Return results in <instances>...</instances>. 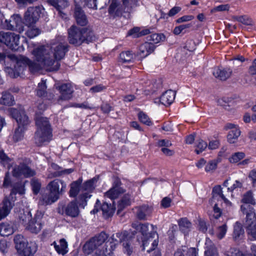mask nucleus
Listing matches in <instances>:
<instances>
[{
  "label": "nucleus",
  "instance_id": "f257e3e1",
  "mask_svg": "<svg viewBox=\"0 0 256 256\" xmlns=\"http://www.w3.org/2000/svg\"><path fill=\"white\" fill-rule=\"evenodd\" d=\"M66 44L58 42L37 47L33 50V70L48 68L50 71L57 70L59 60L65 56Z\"/></svg>",
  "mask_w": 256,
  "mask_h": 256
},
{
  "label": "nucleus",
  "instance_id": "f03ea898",
  "mask_svg": "<svg viewBox=\"0 0 256 256\" xmlns=\"http://www.w3.org/2000/svg\"><path fill=\"white\" fill-rule=\"evenodd\" d=\"M68 39L70 44L80 46L84 42L88 43L94 40L93 32L89 28H80L74 25L68 30Z\"/></svg>",
  "mask_w": 256,
  "mask_h": 256
},
{
  "label": "nucleus",
  "instance_id": "7ed1b4c3",
  "mask_svg": "<svg viewBox=\"0 0 256 256\" xmlns=\"http://www.w3.org/2000/svg\"><path fill=\"white\" fill-rule=\"evenodd\" d=\"M111 239L112 242L115 243L114 244L112 243L110 248L108 250V248H106L105 250H103L102 256H112V250L118 242L122 243L124 251L125 253L128 255L131 254L132 252V248L131 245L130 237L128 236V232L124 231L113 234L111 236Z\"/></svg>",
  "mask_w": 256,
  "mask_h": 256
},
{
  "label": "nucleus",
  "instance_id": "20e7f679",
  "mask_svg": "<svg viewBox=\"0 0 256 256\" xmlns=\"http://www.w3.org/2000/svg\"><path fill=\"white\" fill-rule=\"evenodd\" d=\"M108 238V234L103 232L96 236L84 245L83 250L84 254H92V256H102V250L106 247L101 248V246Z\"/></svg>",
  "mask_w": 256,
  "mask_h": 256
},
{
  "label": "nucleus",
  "instance_id": "39448f33",
  "mask_svg": "<svg viewBox=\"0 0 256 256\" xmlns=\"http://www.w3.org/2000/svg\"><path fill=\"white\" fill-rule=\"evenodd\" d=\"M37 130L35 132L36 143L41 144L46 142H49L52 138L50 125L47 118L40 117L36 120Z\"/></svg>",
  "mask_w": 256,
  "mask_h": 256
},
{
  "label": "nucleus",
  "instance_id": "423d86ee",
  "mask_svg": "<svg viewBox=\"0 0 256 256\" xmlns=\"http://www.w3.org/2000/svg\"><path fill=\"white\" fill-rule=\"evenodd\" d=\"M240 210L246 215L245 226L247 233L256 240V214L254 208L250 204H242Z\"/></svg>",
  "mask_w": 256,
  "mask_h": 256
},
{
  "label": "nucleus",
  "instance_id": "0eeeda50",
  "mask_svg": "<svg viewBox=\"0 0 256 256\" xmlns=\"http://www.w3.org/2000/svg\"><path fill=\"white\" fill-rule=\"evenodd\" d=\"M213 196L212 199L210 200V204L212 206H214L213 210L214 214L213 216L216 218H218L221 216V210L220 208L218 207V204L216 200H218L220 198L224 200V201L228 204H230V202L226 198V196L228 197L230 195L226 192L224 194L222 188L220 186H214L212 190Z\"/></svg>",
  "mask_w": 256,
  "mask_h": 256
},
{
  "label": "nucleus",
  "instance_id": "6e6552de",
  "mask_svg": "<svg viewBox=\"0 0 256 256\" xmlns=\"http://www.w3.org/2000/svg\"><path fill=\"white\" fill-rule=\"evenodd\" d=\"M0 42L12 50L20 51L22 49L20 43V36L13 32H0Z\"/></svg>",
  "mask_w": 256,
  "mask_h": 256
},
{
  "label": "nucleus",
  "instance_id": "1a4fd4ad",
  "mask_svg": "<svg viewBox=\"0 0 256 256\" xmlns=\"http://www.w3.org/2000/svg\"><path fill=\"white\" fill-rule=\"evenodd\" d=\"M8 58L11 61L12 65L13 66L14 70L18 74L23 70L26 66H29L30 70L31 61L26 57L22 55H16L10 54L7 56Z\"/></svg>",
  "mask_w": 256,
  "mask_h": 256
},
{
  "label": "nucleus",
  "instance_id": "9d476101",
  "mask_svg": "<svg viewBox=\"0 0 256 256\" xmlns=\"http://www.w3.org/2000/svg\"><path fill=\"white\" fill-rule=\"evenodd\" d=\"M8 112L10 115L16 120L18 126H20L24 129L26 128L30 124V120L24 110H18L15 108H11L8 109Z\"/></svg>",
  "mask_w": 256,
  "mask_h": 256
},
{
  "label": "nucleus",
  "instance_id": "9b49d317",
  "mask_svg": "<svg viewBox=\"0 0 256 256\" xmlns=\"http://www.w3.org/2000/svg\"><path fill=\"white\" fill-rule=\"evenodd\" d=\"M14 242L18 252L30 256L32 252L31 246H28L26 238L20 234H18L14 238Z\"/></svg>",
  "mask_w": 256,
  "mask_h": 256
},
{
  "label": "nucleus",
  "instance_id": "f8f14e48",
  "mask_svg": "<svg viewBox=\"0 0 256 256\" xmlns=\"http://www.w3.org/2000/svg\"><path fill=\"white\" fill-rule=\"evenodd\" d=\"M84 0H74V16L77 24L82 26H84L88 23V20L81 4Z\"/></svg>",
  "mask_w": 256,
  "mask_h": 256
},
{
  "label": "nucleus",
  "instance_id": "ddd939ff",
  "mask_svg": "<svg viewBox=\"0 0 256 256\" xmlns=\"http://www.w3.org/2000/svg\"><path fill=\"white\" fill-rule=\"evenodd\" d=\"M8 30L21 32L24 30L22 18L19 14H14L9 20H6Z\"/></svg>",
  "mask_w": 256,
  "mask_h": 256
},
{
  "label": "nucleus",
  "instance_id": "4468645a",
  "mask_svg": "<svg viewBox=\"0 0 256 256\" xmlns=\"http://www.w3.org/2000/svg\"><path fill=\"white\" fill-rule=\"evenodd\" d=\"M14 200H10L9 198L5 197L0 204V220L7 216L14 206Z\"/></svg>",
  "mask_w": 256,
  "mask_h": 256
},
{
  "label": "nucleus",
  "instance_id": "2eb2a0df",
  "mask_svg": "<svg viewBox=\"0 0 256 256\" xmlns=\"http://www.w3.org/2000/svg\"><path fill=\"white\" fill-rule=\"evenodd\" d=\"M46 188L49 192L48 194L43 196L40 200V204L42 205L50 204L54 202L59 198L60 195L50 188Z\"/></svg>",
  "mask_w": 256,
  "mask_h": 256
},
{
  "label": "nucleus",
  "instance_id": "dca6fc26",
  "mask_svg": "<svg viewBox=\"0 0 256 256\" xmlns=\"http://www.w3.org/2000/svg\"><path fill=\"white\" fill-rule=\"evenodd\" d=\"M226 127L230 130L228 135V142L230 144L236 142L241 134L238 126L233 124H228Z\"/></svg>",
  "mask_w": 256,
  "mask_h": 256
},
{
  "label": "nucleus",
  "instance_id": "f3484780",
  "mask_svg": "<svg viewBox=\"0 0 256 256\" xmlns=\"http://www.w3.org/2000/svg\"><path fill=\"white\" fill-rule=\"evenodd\" d=\"M58 90L60 93V100H69L72 98L74 89L71 84H63L59 87Z\"/></svg>",
  "mask_w": 256,
  "mask_h": 256
},
{
  "label": "nucleus",
  "instance_id": "a211bd4d",
  "mask_svg": "<svg viewBox=\"0 0 256 256\" xmlns=\"http://www.w3.org/2000/svg\"><path fill=\"white\" fill-rule=\"evenodd\" d=\"M13 176L15 177H20L23 176L24 178L30 177L32 174L30 168L24 164H20L16 166L12 171Z\"/></svg>",
  "mask_w": 256,
  "mask_h": 256
},
{
  "label": "nucleus",
  "instance_id": "6ab92c4d",
  "mask_svg": "<svg viewBox=\"0 0 256 256\" xmlns=\"http://www.w3.org/2000/svg\"><path fill=\"white\" fill-rule=\"evenodd\" d=\"M46 188H50L60 194H62L66 191V183L62 180L56 179L48 183Z\"/></svg>",
  "mask_w": 256,
  "mask_h": 256
},
{
  "label": "nucleus",
  "instance_id": "aec40b11",
  "mask_svg": "<svg viewBox=\"0 0 256 256\" xmlns=\"http://www.w3.org/2000/svg\"><path fill=\"white\" fill-rule=\"evenodd\" d=\"M176 96V92L172 90H168L165 92L160 96V100L154 101L155 103L160 102L162 104L165 106L170 105L174 100Z\"/></svg>",
  "mask_w": 256,
  "mask_h": 256
},
{
  "label": "nucleus",
  "instance_id": "412c9836",
  "mask_svg": "<svg viewBox=\"0 0 256 256\" xmlns=\"http://www.w3.org/2000/svg\"><path fill=\"white\" fill-rule=\"evenodd\" d=\"M136 209V216L140 220H146L153 211V208L148 205H143L138 207Z\"/></svg>",
  "mask_w": 256,
  "mask_h": 256
},
{
  "label": "nucleus",
  "instance_id": "4be33fe9",
  "mask_svg": "<svg viewBox=\"0 0 256 256\" xmlns=\"http://www.w3.org/2000/svg\"><path fill=\"white\" fill-rule=\"evenodd\" d=\"M250 250V253L245 254L238 248H231L226 252V256H256V245H252L251 246Z\"/></svg>",
  "mask_w": 256,
  "mask_h": 256
},
{
  "label": "nucleus",
  "instance_id": "5701e85b",
  "mask_svg": "<svg viewBox=\"0 0 256 256\" xmlns=\"http://www.w3.org/2000/svg\"><path fill=\"white\" fill-rule=\"evenodd\" d=\"M232 72V70L230 68H216L214 69L213 72V74L215 78L218 79H219L221 80H226L230 78Z\"/></svg>",
  "mask_w": 256,
  "mask_h": 256
},
{
  "label": "nucleus",
  "instance_id": "b1692460",
  "mask_svg": "<svg viewBox=\"0 0 256 256\" xmlns=\"http://www.w3.org/2000/svg\"><path fill=\"white\" fill-rule=\"evenodd\" d=\"M64 212L66 215L76 218L79 216L80 211L76 200H72L66 206Z\"/></svg>",
  "mask_w": 256,
  "mask_h": 256
},
{
  "label": "nucleus",
  "instance_id": "393cba45",
  "mask_svg": "<svg viewBox=\"0 0 256 256\" xmlns=\"http://www.w3.org/2000/svg\"><path fill=\"white\" fill-rule=\"evenodd\" d=\"M155 49L154 45L151 42H145L140 46L138 55L142 58H144L154 52Z\"/></svg>",
  "mask_w": 256,
  "mask_h": 256
},
{
  "label": "nucleus",
  "instance_id": "a878e982",
  "mask_svg": "<svg viewBox=\"0 0 256 256\" xmlns=\"http://www.w3.org/2000/svg\"><path fill=\"white\" fill-rule=\"evenodd\" d=\"M22 22L30 28V30L26 32L28 36L30 38H32V32H31L32 26V8H28L24 12L23 22Z\"/></svg>",
  "mask_w": 256,
  "mask_h": 256
},
{
  "label": "nucleus",
  "instance_id": "bb28decb",
  "mask_svg": "<svg viewBox=\"0 0 256 256\" xmlns=\"http://www.w3.org/2000/svg\"><path fill=\"white\" fill-rule=\"evenodd\" d=\"M158 244V240L157 239L154 240L152 234H150L148 238L146 240L144 239L142 240V246L144 250H146L148 252L154 250Z\"/></svg>",
  "mask_w": 256,
  "mask_h": 256
},
{
  "label": "nucleus",
  "instance_id": "cd10ccee",
  "mask_svg": "<svg viewBox=\"0 0 256 256\" xmlns=\"http://www.w3.org/2000/svg\"><path fill=\"white\" fill-rule=\"evenodd\" d=\"M204 256H218L217 250L210 238L206 240Z\"/></svg>",
  "mask_w": 256,
  "mask_h": 256
},
{
  "label": "nucleus",
  "instance_id": "c85d7f7f",
  "mask_svg": "<svg viewBox=\"0 0 256 256\" xmlns=\"http://www.w3.org/2000/svg\"><path fill=\"white\" fill-rule=\"evenodd\" d=\"M98 178H94L84 182L81 186V192H88L90 194L94 189Z\"/></svg>",
  "mask_w": 256,
  "mask_h": 256
},
{
  "label": "nucleus",
  "instance_id": "c756f323",
  "mask_svg": "<svg viewBox=\"0 0 256 256\" xmlns=\"http://www.w3.org/2000/svg\"><path fill=\"white\" fill-rule=\"evenodd\" d=\"M82 182V179L80 178L76 181L73 182L71 183L70 186V188L69 192L70 196L74 198L76 197L80 191L81 192V187H80Z\"/></svg>",
  "mask_w": 256,
  "mask_h": 256
},
{
  "label": "nucleus",
  "instance_id": "7c9ffc66",
  "mask_svg": "<svg viewBox=\"0 0 256 256\" xmlns=\"http://www.w3.org/2000/svg\"><path fill=\"white\" fill-rule=\"evenodd\" d=\"M60 244H58L56 242H54L52 245H54L56 250L59 254L64 255L68 252V244L64 239H61L60 240Z\"/></svg>",
  "mask_w": 256,
  "mask_h": 256
},
{
  "label": "nucleus",
  "instance_id": "2f4dec72",
  "mask_svg": "<svg viewBox=\"0 0 256 256\" xmlns=\"http://www.w3.org/2000/svg\"><path fill=\"white\" fill-rule=\"evenodd\" d=\"M108 12L114 16L121 14L120 4L118 0H112L108 8Z\"/></svg>",
  "mask_w": 256,
  "mask_h": 256
},
{
  "label": "nucleus",
  "instance_id": "473e14b6",
  "mask_svg": "<svg viewBox=\"0 0 256 256\" xmlns=\"http://www.w3.org/2000/svg\"><path fill=\"white\" fill-rule=\"evenodd\" d=\"M132 226L136 230L140 232L144 236H147L149 234L148 224H140L138 222H134Z\"/></svg>",
  "mask_w": 256,
  "mask_h": 256
},
{
  "label": "nucleus",
  "instance_id": "72a5a7b5",
  "mask_svg": "<svg viewBox=\"0 0 256 256\" xmlns=\"http://www.w3.org/2000/svg\"><path fill=\"white\" fill-rule=\"evenodd\" d=\"M68 5V0H55L53 1L52 4L54 6L62 18H64L65 14L63 13L61 10L66 8Z\"/></svg>",
  "mask_w": 256,
  "mask_h": 256
},
{
  "label": "nucleus",
  "instance_id": "f704fd0d",
  "mask_svg": "<svg viewBox=\"0 0 256 256\" xmlns=\"http://www.w3.org/2000/svg\"><path fill=\"white\" fill-rule=\"evenodd\" d=\"M102 210L104 216L108 218L111 216L114 212L115 208L113 204H108L107 202H104L102 206Z\"/></svg>",
  "mask_w": 256,
  "mask_h": 256
},
{
  "label": "nucleus",
  "instance_id": "c9c22d12",
  "mask_svg": "<svg viewBox=\"0 0 256 256\" xmlns=\"http://www.w3.org/2000/svg\"><path fill=\"white\" fill-rule=\"evenodd\" d=\"M122 192L124 190L120 188L114 187L104 194V197L112 200L117 198L119 194Z\"/></svg>",
  "mask_w": 256,
  "mask_h": 256
},
{
  "label": "nucleus",
  "instance_id": "e433bc0d",
  "mask_svg": "<svg viewBox=\"0 0 256 256\" xmlns=\"http://www.w3.org/2000/svg\"><path fill=\"white\" fill-rule=\"evenodd\" d=\"M234 228L233 238L234 240L236 241L242 237L244 234V230L241 224L238 222L235 224Z\"/></svg>",
  "mask_w": 256,
  "mask_h": 256
},
{
  "label": "nucleus",
  "instance_id": "4c0bfd02",
  "mask_svg": "<svg viewBox=\"0 0 256 256\" xmlns=\"http://www.w3.org/2000/svg\"><path fill=\"white\" fill-rule=\"evenodd\" d=\"M14 232V228L8 224L3 223L0 224V234L4 236H8Z\"/></svg>",
  "mask_w": 256,
  "mask_h": 256
},
{
  "label": "nucleus",
  "instance_id": "58836bf2",
  "mask_svg": "<svg viewBox=\"0 0 256 256\" xmlns=\"http://www.w3.org/2000/svg\"><path fill=\"white\" fill-rule=\"evenodd\" d=\"M178 224L180 230L184 233L187 232L192 227L191 222L186 218H180Z\"/></svg>",
  "mask_w": 256,
  "mask_h": 256
},
{
  "label": "nucleus",
  "instance_id": "ea45409f",
  "mask_svg": "<svg viewBox=\"0 0 256 256\" xmlns=\"http://www.w3.org/2000/svg\"><path fill=\"white\" fill-rule=\"evenodd\" d=\"M241 202L243 204H254L256 202L252 192L250 190L244 194Z\"/></svg>",
  "mask_w": 256,
  "mask_h": 256
},
{
  "label": "nucleus",
  "instance_id": "a19ab883",
  "mask_svg": "<svg viewBox=\"0 0 256 256\" xmlns=\"http://www.w3.org/2000/svg\"><path fill=\"white\" fill-rule=\"evenodd\" d=\"M14 101V97L10 93L6 92L2 94V96L0 99V104L4 105L10 106L13 104Z\"/></svg>",
  "mask_w": 256,
  "mask_h": 256
},
{
  "label": "nucleus",
  "instance_id": "79ce46f5",
  "mask_svg": "<svg viewBox=\"0 0 256 256\" xmlns=\"http://www.w3.org/2000/svg\"><path fill=\"white\" fill-rule=\"evenodd\" d=\"M92 195L88 192H81L79 195L78 202L80 206L84 208L87 204L88 200L90 198Z\"/></svg>",
  "mask_w": 256,
  "mask_h": 256
},
{
  "label": "nucleus",
  "instance_id": "37998d69",
  "mask_svg": "<svg viewBox=\"0 0 256 256\" xmlns=\"http://www.w3.org/2000/svg\"><path fill=\"white\" fill-rule=\"evenodd\" d=\"M208 146L207 143L202 140H198L195 144V152L199 154L202 152Z\"/></svg>",
  "mask_w": 256,
  "mask_h": 256
},
{
  "label": "nucleus",
  "instance_id": "c03bdc74",
  "mask_svg": "<svg viewBox=\"0 0 256 256\" xmlns=\"http://www.w3.org/2000/svg\"><path fill=\"white\" fill-rule=\"evenodd\" d=\"M134 54L130 51L123 52L120 54V61L122 62H132Z\"/></svg>",
  "mask_w": 256,
  "mask_h": 256
},
{
  "label": "nucleus",
  "instance_id": "a18cd8bd",
  "mask_svg": "<svg viewBox=\"0 0 256 256\" xmlns=\"http://www.w3.org/2000/svg\"><path fill=\"white\" fill-rule=\"evenodd\" d=\"M20 218L22 221V223L24 225L27 226V227L31 225L32 216L30 212H27L26 213L24 212L23 214H21Z\"/></svg>",
  "mask_w": 256,
  "mask_h": 256
},
{
  "label": "nucleus",
  "instance_id": "49530a36",
  "mask_svg": "<svg viewBox=\"0 0 256 256\" xmlns=\"http://www.w3.org/2000/svg\"><path fill=\"white\" fill-rule=\"evenodd\" d=\"M245 154L243 152H237L232 154L229 158V161L231 163H236L245 157Z\"/></svg>",
  "mask_w": 256,
  "mask_h": 256
},
{
  "label": "nucleus",
  "instance_id": "de8ad7c7",
  "mask_svg": "<svg viewBox=\"0 0 256 256\" xmlns=\"http://www.w3.org/2000/svg\"><path fill=\"white\" fill-rule=\"evenodd\" d=\"M218 160H216L209 161L206 166L205 170L206 172H213L216 168Z\"/></svg>",
  "mask_w": 256,
  "mask_h": 256
},
{
  "label": "nucleus",
  "instance_id": "09e8293b",
  "mask_svg": "<svg viewBox=\"0 0 256 256\" xmlns=\"http://www.w3.org/2000/svg\"><path fill=\"white\" fill-rule=\"evenodd\" d=\"M226 231L227 226L226 224L218 226L217 228L216 232L217 238L220 240L222 239L224 236Z\"/></svg>",
  "mask_w": 256,
  "mask_h": 256
},
{
  "label": "nucleus",
  "instance_id": "8fccbe9b",
  "mask_svg": "<svg viewBox=\"0 0 256 256\" xmlns=\"http://www.w3.org/2000/svg\"><path fill=\"white\" fill-rule=\"evenodd\" d=\"M165 36L162 34H154L150 36V40L155 44L165 40Z\"/></svg>",
  "mask_w": 256,
  "mask_h": 256
},
{
  "label": "nucleus",
  "instance_id": "3c124183",
  "mask_svg": "<svg viewBox=\"0 0 256 256\" xmlns=\"http://www.w3.org/2000/svg\"><path fill=\"white\" fill-rule=\"evenodd\" d=\"M10 161V159L4 152L3 150H0V162L4 166H9L8 164Z\"/></svg>",
  "mask_w": 256,
  "mask_h": 256
},
{
  "label": "nucleus",
  "instance_id": "603ef678",
  "mask_svg": "<svg viewBox=\"0 0 256 256\" xmlns=\"http://www.w3.org/2000/svg\"><path fill=\"white\" fill-rule=\"evenodd\" d=\"M25 129L20 126H18L16 130L14 136V140L15 142H18L21 140L24 137V132Z\"/></svg>",
  "mask_w": 256,
  "mask_h": 256
},
{
  "label": "nucleus",
  "instance_id": "864d4df0",
  "mask_svg": "<svg viewBox=\"0 0 256 256\" xmlns=\"http://www.w3.org/2000/svg\"><path fill=\"white\" fill-rule=\"evenodd\" d=\"M139 120L143 124L148 126L152 125V122L150 120L148 116L142 112H140L138 114Z\"/></svg>",
  "mask_w": 256,
  "mask_h": 256
},
{
  "label": "nucleus",
  "instance_id": "5fc2aeb1",
  "mask_svg": "<svg viewBox=\"0 0 256 256\" xmlns=\"http://www.w3.org/2000/svg\"><path fill=\"white\" fill-rule=\"evenodd\" d=\"M242 186V184L239 180H236L233 183L232 186L228 188L227 192L228 195L232 196V192L236 188H240Z\"/></svg>",
  "mask_w": 256,
  "mask_h": 256
},
{
  "label": "nucleus",
  "instance_id": "6e6d98bb",
  "mask_svg": "<svg viewBox=\"0 0 256 256\" xmlns=\"http://www.w3.org/2000/svg\"><path fill=\"white\" fill-rule=\"evenodd\" d=\"M41 187L40 182L38 179L33 178V194H37L40 190Z\"/></svg>",
  "mask_w": 256,
  "mask_h": 256
},
{
  "label": "nucleus",
  "instance_id": "4d7b16f0",
  "mask_svg": "<svg viewBox=\"0 0 256 256\" xmlns=\"http://www.w3.org/2000/svg\"><path fill=\"white\" fill-rule=\"evenodd\" d=\"M43 9L40 6H36L34 10H33V22H36L42 14V10Z\"/></svg>",
  "mask_w": 256,
  "mask_h": 256
},
{
  "label": "nucleus",
  "instance_id": "13d9d810",
  "mask_svg": "<svg viewBox=\"0 0 256 256\" xmlns=\"http://www.w3.org/2000/svg\"><path fill=\"white\" fill-rule=\"evenodd\" d=\"M46 88V82L42 81L38 84V90H37V94L42 96L44 95L45 90Z\"/></svg>",
  "mask_w": 256,
  "mask_h": 256
},
{
  "label": "nucleus",
  "instance_id": "bf43d9fd",
  "mask_svg": "<svg viewBox=\"0 0 256 256\" xmlns=\"http://www.w3.org/2000/svg\"><path fill=\"white\" fill-rule=\"evenodd\" d=\"M234 19L245 25H250L251 23V20L244 16H234Z\"/></svg>",
  "mask_w": 256,
  "mask_h": 256
},
{
  "label": "nucleus",
  "instance_id": "052dcab7",
  "mask_svg": "<svg viewBox=\"0 0 256 256\" xmlns=\"http://www.w3.org/2000/svg\"><path fill=\"white\" fill-rule=\"evenodd\" d=\"M124 6L126 7L130 6L133 8L138 6V0H122Z\"/></svg>",
  "mask_w": 256,
  "mask_h": 256
},
{
  "label": "nucleus",
  "instance_id": "680f3d73",
  "mask_svg": "<svg viewBox=\"0 0 256 256\" xmlns=\"http://www.w3.org/2000/svg\"><path fill=\"white\" fill-rule=\"evenodd\" d=\"M191 26L190 24H186L180 25L176 27L174 30V33L175 34H179L182 32H183L186 28H190Z\"/></svg>",
  "mask_w": 256,
  "mask_h": 256
},
{
  "label": "nucleus",
  "instance_id": "e2e57ef3",
  "mask_svg": "<svg viewBox=\"0 0 256 256\" xmlns=\"http://www.w3.org/2000/svg\"><path fill=\"white\" fill-rule=\"evenodd\" d=\"M86 6L90 8L96 9V0H84L81 6Z\"/></svg>",
  "mask_w": 256,
  "mask_h": 256
},
{
  "label": "nucleus",
  "instance_id": "0e129e2a",
  "mask_svg": "<svg viewBox=\"0 0 256 256\" xmlns=\"http://www.w3.org/2000/svg\"><path fill=\"white\" fill-rule=\"evenodd\" d=\"M230 9V6L228 4H221L214 8L212 10V12H225L228 11Z\"/></svg>",
  "mask_w": 256,
  "mask_h": 256
},
{
  "label": "nucleus",
  "instance_id": "69168bd1",
  "mask_svg": "<svg viewBox=\"0 0 256 256\" xmlns=\"http://www.w3.org/2000/svg\"><path fill=\"white\" fill-rule=\"evenodd\" d=\"M171 203V198L168 197H165L161 201V206L162 208H166L170 206Z\"/></svg>",
  "mask_w": 256,
  "mask_h": 256
},
{
  "label": "nucleus",
  "instance_id": "338daca9",
  "mask_svg": "<svg viewBox=\"0 0 256 256\" xmlns=\"http://www.w3.org/2000/svg\"><path fill=\"white\" fill-rule=\"evenodd\" d=\"M158 145L160 147H169L172 145V144L168 140H161L158 141Z\"/></svg>",
  "mask_w": 256,
  "mask_h": 256
},
{
  "label": "nucleus",
  "instance_id": "774afa93",
  "mask_svg": "<svg viewBox=\"0 0 256 256\" xmlns=\"http://www.w3.org/2000/svg\"><path fill=\"white\" fill-rule=\"evenodd\" d=\"M130 204V196L128 194H126L123 196L120 200V204L124 206H128Z\"/></svg>",
  "mask_w": 256,
  "mask_h": 256
}]
</instances>
